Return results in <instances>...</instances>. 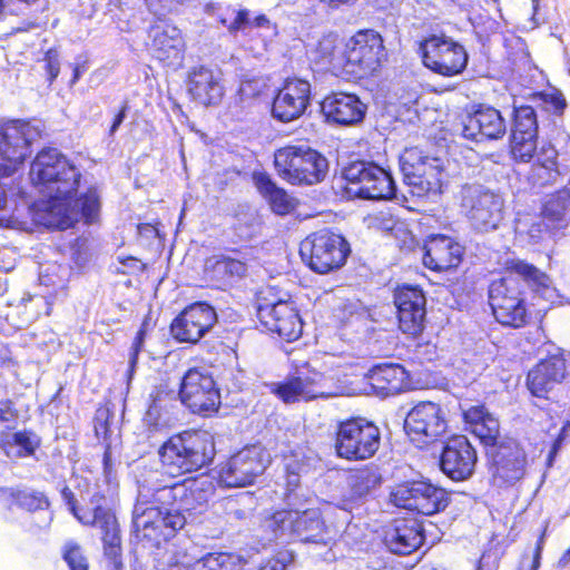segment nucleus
I'll use <instances>...</instances> for the list:
<instances>
[{"label": "nucleus", "instance_id": "obj_1", "mask_svg": "<svg viewBox=\"0 0 570 570\" xmlns=\"http://www.w3.org/2000/svg\"><path fill=\"white\" fill-rule=\"evenodd\" d=\"M29 177L40 193L58 202L50 206V224L59 230L73 227L78 222V212L62 205L70 203L79 187L81 175L77 167L58 149L47 147L33 158Z\"/></svg>", "mask_w": 570, "mask_h": 570}, {"label": "nucleus", "instance_id": "obj_2", "mask_svg": "<svg viewBox=\"0 0 570 570\" xmlns=\"http://www.w3.org/2000/svg\"><path fill=\"white\" fill-rule=\"evenodd\" d=\"M215 442L206 431L185 430L170 435L158 449L160 469L170 478L196 472L209 465Z\"/></svg>", "mask_w": 570, "mask_h": 570}, {"label": "nucleus", "instance_id": "obj_3", "mask_svg": "<svg viewBox=\"0 0 570 570\" xmlns=\"http://www.w3.org/2000/svg\"><path fill=\"white\" fill-rule=\"evenodd\" d=\"M215 489L213 479L206 473H200L170 485L156 488L151 493V503L168 510L171 514L178 513L185 527L187 515L202 514L207 510Z\"/></svg>", "mask_w": 570, "mask_h": 570}, {"label": "nucleus", "instance_id": "obj_4", "mask_svg": "<svg viewBox=\"0 0 570 570\" xmlns=\"http://www.w3.org/2000/svg\"><path fill=\"white\" fill-rule=\"evenodd\" d=\"M277 176L292 186H314L325 180L328 160L308 145L287 144L274 153Z\"/></svg>", "mask_w": 570, "mask_h": 570}, {"label": "nucleus", "instance_id": "obj_5", "mask_svg": "<svg viewBox=\"0 0 570 570\" xmlns=\"http://www.w3.org/2000/svg\"><path fill=\"white\" fill-rule=\"evenodd\" d=\"M403 181L417 197L443 194L448 187L449 174L444 161L431 156L417 146L406 147L399 158Z\"/></svg>", "mask_w": 570, "mask_h": 570}, {"label": "nucleus", "instance_id": "obj_6", "mask_svg": "<svg viewBox=\"0 0 570 570\" xmlns=\"http://www.w3.org/2000/svg\"><path fill=\"white\" fill-rule=\"evenodd\" d=\"M381 446V430L367 417L355 415L336 422L333 449L337 458L355 462L372 459Z\"/></svg>", "mask_w": 570, "mask_h": 570}, {"label": "nucleus", "instance_id": "obj_7", "mask_svg": "<svg viewBox=\"0 0 570 570\" xmlns=\"http://www.w3.org/2000/svg\"><path fill=\"white\" fill-rule=\"evenodd\" d=\"M548 275L535 265L518 258L505 261L502 276L489 284L488 301L491 311H498L525 297L527 291L523 283L539 289L548 287Z\"/></svg>", "mask_w": 570, "mask_h": 570}, {"label": "nucleus", "instance_id": "obj_8", "mask_svg": "<svg viewBox=\"0 0 570 570\" xmlns=\"http://www.w3.org/2000/svg\"><path fill=\"white\" fill-rule=\"evenodd\" d=\"M345 77L361 80L376 76L389 61L383 36L374 29H360L345 42Z\"/></svg>", "mask_w": 570, "mask_h": 570}, {"label": "nucleus", "instance_id": "obj_9", "mask_svg": "<svg viewBox=\"0 0 570 570\" xmlns=\"http://www.w3.org/2000/svg\"><path fill=\"white\" fill-rule=\"evenodd\" d=\"M299 253L311 271L325 275L338 271L346 264L351 246L342 234L322 228L303 239Z\"/></svg>", "mask_w": 570, "mask_h": 570}, {"label": "nucleus", "instance_id": "obj_10", "mask_svg": "<svg viewBox=\"0 0 570 570\" xmlns=\"http://www.w3.org/2000/svg\"><path fill=\"white\" fill-rule=\"evenodd\" d=\"M184 529V521L179 514H171L168 510L154 504H135L131 513V530L135 538L150 548H160Z\"/></svg>", "mask_w": 570, "mask_h": 570}, {"label": "nucleus", "instance_id": "obj_11", "mask_svg": "<svg viewBox=\"0 0 570 570\" xmlns=\"http://www.w3.org/2000/svg\"><path fill=\"white\" fill-rule=\"evenodd\" d=\"M390 502L430 517L443 512L451 502V495L448 490L429 480H412L397 483L390 492Z\"/></svg>", "mask_w": 570, "mask_h": 570}, {"label": "nucleus", "instance_id": "obj_12", "mask_svg": "<svg viewBox=\"0 0 570 570\" xmlns=\"http://www.w3.org/2000/svg\"><path fill=\"white\" fill-rule=\"evenodd\" d=\"M178 396L191 413L203 417L214 416L222 405L220 390L213 375L197 366L183 375Z\"/></svg>", "mask_w": 570, "mask_h": 570}, {"label": "nucleus", "instance_id": "obj_13", "mask_svg": "<svg viewBox=\"0 0 570 570\" xmlns=\"http://www.w3.org/2000/svg\"><path fill=\"white\" fill-rule=\"evenodd\" d=\"M347 184L356 185L355 194L363 199L391 200L396 197V183L389 168L374 161L356 160L342 170Z\"/></svg>", "mask_w": 570, "mask_h": 570}, {"label": "nucleus", "instance_id": "obj_14", "mask_svg": "<svg viewBox=\"0 0 570 570\" xmlns=\"http://www.w3.org/2000/svg\"><path fill=\"white\" fill-rule=\"evenodd\" d=\"M419 53L425 68L443 77L462 73L469 60L463 45L444 35L424 38L420 41Z\"/></svg>", "mask_w": 570, "mask_h": 570}, {"label": "nucleus", "instance_id": "obj_15", "mask_svg": "<svg viewBox=\"0 0 570 570\" xmlns=\"http://www.w3.org/2000/svg\"><path fill=\"white\" fill-rule=\"evenodd\" d=\"M404 429L410 440L422 449L435 443L446 433L448 420L440 404L422 401L409 411Z\"/></svg>", "mask_w": 570, "mask_h": 570}, {"label": "nucleus", "instance_id": "obj_16", "mask_svg": "<svg viewBox=\"0 0 570 570\" xmlns=\"http://www.w3.org/2000/svg\"><path fill=\"white\" fill-rule=\"evenodd\" d=\"M312 96L308 80L297 76L286 77L274 92L271 116L282 124L296 121L306 114Z\"/></svg>", "mask_w": 570, "mask_h": 570}, {"label": "nucleus", "instance_id": "obj_17", "mask_svg": "<svg viewBox=\"0 0 570 570\" xmlns=\"http://www.w3.org/2000/svg\"><path fill=\"white\" fill-rule=\"evenodd\" d=\"M485 454L492 482L497 487L510 488L525 475L527 454L515 440H502L498 445L485 450Z\"/></svg>", "mask_w": 570, "mask_h": 570}, {"label": "nucleus", "instance_id": "obj_18", "mask_svg": "<svg viewBox=\"0 0 570 570\" xmlns=\"http://www.w3.org/2000/svg\"><path fill=\"white\" fill-rule=\"evenodd\" d=\"M324 373L304 363L283 381L273 383L271 392L282 402L291 404L307 402L327 395Z\"/></svg>", "mask_w": 570, "mask_h": 570}, {"label": "nucleus", "instance_id": "obj_19", "mask_svg": "<svg viewBox=\"0 0 570 570\" xmlns=\"http://www.w3.org/2000/svg\"><path fill=\"white\" fill-rule=\"evenodd\" d=\"M216 309L206 302L184 307L170 322L169 333L177 343L196 345L217 323Z\"/></svg>", "mask_w": 570, "mask_h": 570}, {"label": "nucleus", "instance_id": "obj_20", "mask_svg": "<svg viewBox=\"0 0 570 570\" xmlns=\"http://www.w3.org/2000/svg\"><path fill=\"white\" fill-rule=\"evenodd\" d=\"M266 469L263 449L245 446L230 455L218 468V480L227 488H243L254 483L255 479Z\"/></svg>", "mask_w": 570, "mask_h": 570}, {"label": "nucleus", "instance_id": "obj_21", "mask_svg": "<svg viewBox=\"0 0 570 570\" xmlns=\"http://www.w3.org/2000/svg\"><path fill=\"white\" fill-rule=\"evenodd\" d=\"M462 125L463 137L475 142L499 140L507 132V122L501 111L482 102H472L465 107Z\"/></svg>", "mask_w": 570, "mask_h": 570}, {"label": "nucleus", "instance_id": "obj_22", "mask_svg": "<svg viewBox=\"0 0 570 570\" xmlns=\"http://www.w3.org/2000/svg\"><path fill=\"white\" fill-rule=\"evenodd\" d=\"M397 326L411 337H417L424 330L426 297L420 285H397L393 294Z\"/></svg>", "mask_w": 570, "mask_h": 570}, {"label": "nucleus", "instance_id": "obj_23", "mask_svg": "<svg viewBox=\"0 0 570 570\" xmlns=\"http://www.w3.org/2000/svg\"><path fill=\"white\" fill-rule=\"evenodd\" d=\"M26 124L19 120L0 126V179L14 174L23 163L29 139L26 135ZM7 195L0 185V210L4 208Z\"/></svg>", "mask_w": 570, "mask_h": 570}, {"label": "nucleus", "instance_id": "obj_24", "mask_svg": "<svg viewBox=\"0 0 570 570\" xmlns=\"http://www.w3.org/2000/svg\"><path fill=\"white\" fill-rule=\"evenodd\" d=\"M422 249L423 266L434 273L455 272L465 255V247L455 237L440 233L428 235Z\"/></svg>", "mask_w": 570, "mask_h": 570}, {"label": "nucleus", "instance_id": "obj_25", "mask_svg": "<svg viewBox=\"0 0 570 570\" xmlns=\"http://www.w3.org/2000/svg\"><path fill=\"white\" fill-rule=\"evenodd\" d=\"M86 527H97L101 532L105 557L111 562L114 570L122 569V541L120 525L115 512L105 505H95L78 517Z\"/></svg>", "mask_w": 570, "mask_h": 570}, {"label": "nucleus", "instance_id": "obj_26", "mask_svg": "<svg viewBox=\"0 0 570 570\" xmlns=\"http://www.w3.org/2000/svg\"><path fill=\"white\" fill-rule=\"evenodd\" d=\"M476 462V450L465 435L453 434L444 441L439 464L449 479L456 482L469 479Z\"/></svg>", "mask_w": 570, "mask_h": 570}, {"label": "nucleus", "instance_id": "obj_27", "mask_svg": "<svg viewBox=\"0 0 570 570\" xmlns=\"http://www.w3.org/2000/svg\"><path fill=\"white\" fill-rule=\"evenodd\" d=\"M568 376L567 361L562 354H551L538 361L527 373L525 386L534 397L549 400Z\"/></svg>", "mask_w": 570, "mask_h": 570}, {"label": "nucleus", "instance_id": "obj_28", "mask_svg": "<svg viewBox=\"0 0 570 570\" xmlns=\"http://www.w3.org/2000/svg\"><path fill=\"white\" fill-rule=\"evenodd\" d=\"M150 39L147 50L151 58L166 68L178 69L183 66L186 42L176 26L165 23L151 27Z\"/></svg>", "mask_w": 570, "mask_h": 570}, {"label": "nucleus", "instance_id": "obj_29", "mask_svg": "<svg viewBox=\"0 0 570 570\" xmlns=\"http://www.w3.org/2000/svg\"><path fill=\"white\" fill-rule=\"evenodd\" d=\"M257 317L268 331L287 342L296 341L303 333V321L292 302L262 305L257 309Z\"/></svg>", "mask_w": 570, "mask_h": 570}, {"label": "nucleus", "instance_id": "obj_30", "mask_svg": "<svg viewBox=\"0 0 570 570\" xmlns=\"http://www.w3.org/2000/svg\"><path fill=\"white\" fill-rule=\"evenodd\" d=\"M366 105L356 94L331 91L320 102V112L327 122L354 126L363 121Z\"/></svg>", "mask_w": 570, "mask_h": 570}, {"label": "nucleus", "instance_id": "obj_31", "mask_svg": "<svg viewBox=\"0 0 570 570\" xmlns=\"http://www.w3.org/2000/svg\"><path fill=\"white\" fill-rule=\"evenodd\" d=\"M187 91L193 101L205 107L222 102L225 89L222 72L205 65L194 66L187 75Z\"/></svg>", "mask_w": 570, "mask_h": 570}, {"label": "nucleus", "instance_id": "obj_32", "mask_svg": "<svg viewBox=\"0 0 570 570\" xmlns=\"http://www.w3.org/2000/svg\"><path fill=\"white\" fill-rule=\"evenodd\" d=\"M371 393L379 397L397 395L409 389V373L397 363L373 365L363 377Z\"/></svg>", "mask_w": 570, "mask_h": 570}, {"label": "nucleus", "instance_id": "obj_33", "mask_svg": "<svg viewBox=\"0 0 570 570\" xmlns=\"http://www.w3.org/2000/svg\"><path fill=\"white\" fill-rule=\"evenodd\" d=\"M247 264L244 259L228 253L213 254L205 261L204 275L210 285L226 291L246 275Z\"/></svg>", "mask_w": 570, "mask_h": 570}, {"label": "nucleus", "instance_id": "obj_34", "mask_svg": "<svg viewBox=\"0 0 570 570\" xmlns=\"http://www.w3.org/2000/svg\"><path fill=\"white\" fill-rule=\"evenodd\" d=\"M462 419L465 429L479 440L484 450L501 443L500 422L484 404L469 406L462 412Z\"/></svg>", "mask_w": 570, "mask_h": 570}, {"label": "nucleus", "instance_id": "obj_35", "mask_svg": "<svg viewBox=\"0 0 570 570\" xmlns=\"http://www.w3.org/2000/svg\"><path fill=\"white\" fill-rule=\"evenodd\" d=\"M386 540L393 553L409 556L423 544L424 528L415 518H397Z\"/></svg>", "mask_w": 570, "mask_h": 570}, {"label": "nucleus", "instance_id": "obj_36", "mask_svg": "<svg viewBox=\"0 0 570 570\" xmlns=\"http://www.w3.org/2000/svg\"><path fill=\"white\" fill-rule=\"evenodd\" d=\"M42 446L41 436L33 429L0 432V450L11 460L35 458Z\"/></svg>", "mask_w": 570, "mask_h": 570}, {"label": "nucleus", "instance_id": "obj_37", "mask_svg": "<svg viewBox=\"0 0 570 570\" xmlns=\"http://www.w3.org/2000/svg\"><path fill=\"white\" fill-rule=\"evenodd\" d=\"M175 402L176 396L173 390L165 385L155 386L149 394L148 405L142 417L145 426L151 432L169 428V413Z\"/></svg>", "mask_w": 570, "mask_h": 570}, {"label": "nucleus", "instance_id": "obj_38", "mask_svg": "<svg viewBox=\"0 0 570 570\" xmlns=\"http://www.w3.org/2000/svg\"><path fill=\"white\" fill-rule=\"evenodd\" d=\"M253 180L274 214L286 216L297 208L298 200L285 188L279 187L266 171L254 173Z\"/></svg>", "mask_w": 570, "mask_h": 570}, {"label": "nucleus", "instance_id": "obj_39", "mask_svg": "<svg viewBox=\"0 0 570 570\" xmlns=\"http://www.w3.org/2000/svg\"><path fill=\"white\" fill-rule=\"evenodd\" d=\"M540 219L549 233L566 228L570 223V189L551 193L541 205Z\"/></svg>", "mask_w": 570, "mask_h": 570}, {"label": "nucleus", "instance_id": "obj_40", "mask_svg": "<svg viewBox=\"0 0 570 570\" xmlns=\"http://www.w3.org/2000/svg\"><path fill=\"white\" fill-rule=\"evenodd\" d=\"M309 61L317 72H331L345 76V49L341 50L332 38L321 39L309 53Z\"/></svg>", "mask_w": 570, "mask_h": 570}, {"label": "nucleus", "instance_id": "obj_41", "mask_svg": "<svg viewBox=\"0 0 570 570\" xmlns=\"http://www.w3.org/2000/svg\"><path fill=\"white\" fill-rule=\"evenodd\" d=\"M494 320L503 327L520 330L533 323L532 305L527 296L492 312Z\"/></svg>", "mask_w": 570, "mask_h": 570}, {"label": "nucleus", "instance_id": "obj_42", "mask_svg": "<svg viewBox=\"0 0 570 570\" xmlns=\"http://www.w3.org/2000/svg\"><path fill=\"white\" fill-rule=\"evenodd\" d=\"M558 150L550 144L543 145L535 161L532 164L531 176L539 186L553 184L560 175Z\"/></svg>", "mask_w": 570, "mask_h": 570}, {"label": "nucleus", "instance_id": "obj_43", "mask_svg": "<svg viewBox=\"0 0 570 570\" xmlns=\"http://www.w3.org/2000/svg\"><path fill=\"white\" fill-rule=\"evenodd\" d=\"M297 519L294 520L293 535H296L302 542L317 543L323 541L326 530L324 521L313 509L304 511L296 510Z\"/></svg>", "mask_w": 570, "mask_h": 570}, {"label": "nucleus", "instance_id": "obj_44", "mask_svg": "<svg viewBox=\"0 0 570 570\" xmlns=\"http://www.w3.org/2000/svg\"><path fill=\"white\" fill-rule=\"evenodd\" d=\"M382 476L379 468L374 464H365L354 469L348 474V487L351 495L355 499L364 498L373 489L380 485Z\"/></svg>", "mask_w": 570, "mask_h": 570}, {"label": "nucleus", "instance_id": "obj_45", "mask_svg": "<svg viewBox=\"0 0 570 570\" xmlns=\"http://www.w3.org/2000/svg\"><path fill=\"white\" fill-rule=\"evenodd\" d=\"M246 563L233 552H208L198 560L199 570H245Z\"/></svg>", "mask_w": 570, "mask_h": 570}, {"label": "nucleus", "instance_id": "obj_46", "mask_svg": "<svg viewBox=\"0 0 570 570\" xmlns=\"http://www.w3.org/2000/svg\"><path fill=\"white\" fill-rule=\"evenodd\" d=\"M9 497L13 505L31 513L48 510L50 507V500L42 491L12 489Z\"/></svg>", "mask_w": 570, "mask_h": 570}, {"label": "nucleus", "instance_id": "obj_47", "mask_svg": "<svg viewBox=\"0 0 570 570\" xmlns=\"http://www.w3.org/2000/svg\"><path fill=\"white\" fill-rule=\"evenodd\" d=\"M538 149V135L511 134L509 153L515 163H530Z\"/></svg>", "mask_w": 570, "mask_h": 570}, {"label": "nucleus", "instance_id": "obj_48", "mask_svg": "<svg viewBox=\"0 0 570 570\" xmlns=\"http://www.w3.org/2000/svg\"><path fill=\"white\" fill-rule=\"evenodd\" d=\"M297 519L296 510L279 509L266 515L263 520V527L269 531L274 538L284 534H293L294 520Z\"/></svg>", "mask_w": 570, "mask_h": 570}, {"label": "nucleus", "instance_id": "obj_49", "mask_svg": "<svg viewBox=\"0 0 570 570\" xmlns=\"http://www.w3.org/2000/svg\"><path fill=\"white\" fill-rule=\"evenodd\" d=\"M537 112L532 106L513 107L511 134L538 135Z\"/></svg>", "mask_w": 570, "mask_h": 570}, {"label": "nucleus", "instance_id": "obj_50", "mask_svg": "<svg viewBox=\"0 0 570 570\" xmlns=\"http://www.w3.org/2000/svg\"><path fill=\"white\" fill-rule=\"evenodd\" d=\"M217 20L229 33L236 35L238 31H244L250 23L249 10L237 9L229 4L218 10Z\"/></svg>", "mask_w": 570, "mask_h": 570}, {"label": "nucleus", "instance_id": "obj_51", "mask_svg": "<svg viewBox=\"0 0 570 570\" xmlns=\"http://www.w3.org/2000/svg\"><path fill=\"white\" fill-rule=\"evenodd\" d=\"M530 99L538 104L543 110L550 111L554 115L561 116L567 107L566 98L562 92L557 88L550 90L533 91L530 94Z\"/></svg>", "mask_w": 570, "mask_h": 570}, {"label": "nucleus", "instance_id": "obj_52", "mask_svg": "<svg viewBox=\"0 0 570 570\" xmlns=\"http://www.w3.org/2000/svg\"><path fill=\"white\" fill-rule=\"evenodd\" d=\"M76 203L86 224H91L98 219L100 198L96 188L89 187L76 199Z\"/></svg>", "mask_w": 570, "mask_h": 570}, {"label": "nucleus", "instance_id": "obj_53", "mask_svg": "<svg viewBox=\"0 0 570 570\" xmlns=\"http://www.w3.org/2000/svg\"><path fill=\"white\" fill-rule=\"evenodd\" d=\"M61 557L69 570H89V561L82 547L76 541H68L61 550Z\"/></svg>", "mask_w": 570, "mask_h": 570}, {"label": "nucleus", "instance_id": "obj_54", "mask_svg": "<svg viewBox=\"0 0 570 570\" xmlns=\"http://www.w3.org/2000/svg\"><path fill=\"white\" fill-rule=\"evenodd\" d=\"M149 321H150L149 315H146V317L144 318V321H142L139 330L137 331V333L134 337V341L131 343L130 352H129V368H128V373L130 376L132 375V373L135 371V367L138 362V356L144 347L147 330L149 326Z\"/></svg>", "mask_w": 570, "mask_h": 570}, {"label": "nucleus", "instance_id": "obj_55", "mask_svg": "<svg viewBox=\"0 0 570 570\" xmlns=\"http://www.w3.org/2000/svg\"><path fill=\"white\" fill-rule=\"evenodd\" d=\"M47 82L51 86L60 72L59 51L57 48H49L43 56Z\"/></svg>", "mask_w": 570, "mask_h": 570}, {"label": "nucleus", "instance_id": "obj_56", "mask_svg": "<svg viewBox=\"0 0 570 570\" xmlns=\"http://www.w3.org/2000/svg\"><path fill=\"white\" fill-rule=\"evenodd\" d=\"M236 336L237 335L234 330H223L217 333V353L227 354L229 352H234L237 346Z\"/></svg>", "mask_w": 570, "mask_h": 570}, {"label": "nucleus", "instance_id": "obj_57", "mask_svg": "<svg viewBox=\"0 0 570 570\" xmlns=\"http://www.w3.org/2000/svg\"><path fill=\"white\" fill-rule=\"evenodd\" d=\"M19 417V410L11 399L0 400V424L14 423Z\"/></svg>", "mask_w": 570, "mask_h": 570}, {"label": "nucleus", "instance_id": "obj_58", "mask_svg": "<svg viewBox=\"0 0 570 570\" xmlns=\"http://www.w3.org/2000/svg\"><path fill=\"white\" fill-rule=\"evenodd\" d=\"M548 528H549V522L546 521L541 529V532L535 541V544H534V549H533V553H532V561H531V570H539V568L541 566V558H542V552L544 549Z\"/></svg>", "mask_w": 570, "mask_h": 570}, {"label": "nucleus", "instance_id": "obj_59", "mask_svg": "<svg viewBox=\"0 0 570 570\" xmlns=\"http://www.w3.org/2000/svg\"><path fill=\"white\" fill-rule=\"evenodd\" d=\"M47 305L48 303L43 296H36L24 302L23 309L24 313H29L28 321L32 322L38 320L42 314L40 309Z\"/></svg>", "mask_w": 570, "mask_h": 570}, {"label": "nucleus", "instance_id": "obj_60", "mask_svg": "<svg viewBox=\"0 0 570 570\" xmlns=\"http://www.w3.org/2000/svg\"><path fill=\"white\" fill-rule=\"evenodd\" d=\"M60 494H61V498H62L63 502L68 507L69 511L72 513V515L77 520H78V517H80V514H82L83 512L88 511L86 509H79L78 508L76 497H75L72 490L68 485H65L60 490Z\"/></svg>", "mask_w": 570, "mask_h": 570}, {"label": "nucleus", "instance_id": "obj_61", "mask_svg": "<svg viewBox=\"0 0 570 570\" xmlns=\"http://www.w3.org/2000/svg\"><path fill=\"white\" fill-rule=\"evenodd\" d=\"M299 483H301L299 473L295 469H293L289 465H287L286 469H285V491H286V494L293 493L299 487Z\"/></svg>", "mask_w": 570, "mask_h": 570}, {"label": "nucleus", "instance_id": "obj_62", "mask_svg": "<svg viewBox=\"0 0 570 570\" xmlns=\"http://www.w3.org/2000/svg\"><path fill=\"white\" fill-rule=\"evenodd\" d=\"M564 435H566V426H563L560 430V432L554 438V440L551 444V448H550V451H549L548 458H547V466H552L556 455L558 454V452L561 449V445L563 443Z\"/></svg>", "mask_w": 570, "mask_h": 570}, {"label": "nucleus", "instance_id": "obj_63", "mask_svg": "<svg viewBox=\"0 0 570 570\" xmlns=\"http://www.w3.org/2000/svg\"><path fill=\"white\" fill-rule=\"evenodd\" d=\"M128 109H129L128 104L124 102L121 105V107L119 108L118 112L114 117L112 124L109 129L110 135H112L119 128V126L122 124Z\"/></svg>", "mask_w": 570, "mask_h": 570}, {"label": "nucleus", "instance_id": "obj_64", "mask_svg": "<svg viewBox=\"0 0 570 570\" xmlns=\"http://www.w3.org/2000/svg\"><path fill=\"white\" fill-rule=\"evenodd\" d=\"M258 570H285V564L278 559H268L262 563Z\"/></svg>", "mask_w": 570, "mask_h": 570}]
</instances>
